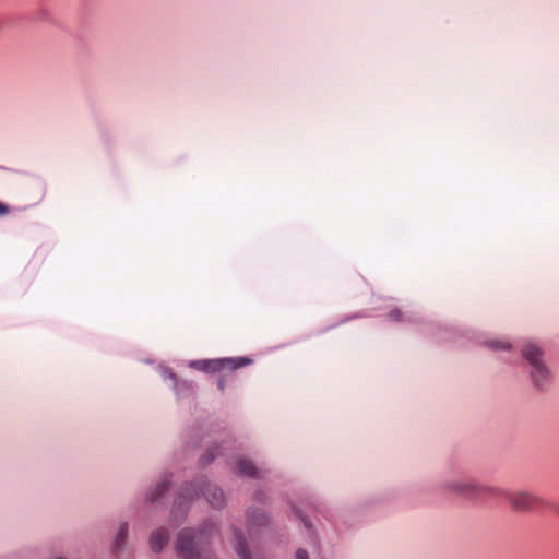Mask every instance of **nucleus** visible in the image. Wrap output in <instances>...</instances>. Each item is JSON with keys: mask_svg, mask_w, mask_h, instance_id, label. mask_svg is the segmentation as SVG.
Segmentation results:
<instances>
[{"mask_svg": "<svg viewBox=\"0 0 559 559\" xmlns=\"http://www.w3.org/2000/svg\"><path fill=\"white\" fill-rule=\"evenodd\" d=\"M441 489L451 496H455L474 502H483L487 499H498L503 495V489L490 484L479 483L471 478H450L441 484Z\"/></svg>", "mask_w": 559, "mask_h": 559, "instance_id": "1", "label": "nucleus"}, {"mask_svg": "<svg viewBox=\"0 0 559 559\" xmlns=\"http://www.w3.org/2000/svg\"><path fill=\"white\" fill-rule=\"evenodd\" d=\"M499 498H506L510 508L515 512L540 513L552 508V504L543 497L525 490H515L509 493L503 491V495Z\"/></svg>", "mask_w": 559, "mask_h": 559, "instance_id": "2", "label": "nucleus"}, {"mask_svg": "<svg viewBox=\"0 0 559 559\" xmlns=\"http://www.w3.org/2000/svg\"><path fill=\"white\" fill-rule=\"evenodd\" d=\"M250 360L246 358H224V359H212V360H195L190 364L192 368H195L205 372H217L222 370H236L240 367L249 364Z\"/></svg>", "mask_w": 559, "mask_h": 559, "instance_id": "3", "label": "nucleus"}, {"mask_svg": "<svg viewBox=\"0 0 559 559\" xmlns=\"http://www.w3.org/2000/svg\"><path fill=\"white\" fill-rule=\"evenodd\" d=\"M530 376L534 385L538 389H545L551 381V371L545 361L531 367Z\"/></svg>", "mask_w": 559, "mask_h": 559, "instance_id": "4", "label": "nucleus"}, {"mask_svg": "<svg viewBox=\"0 0 559 559\" xmlns=\"http://www.w3.org/2000/svg\"><path fill=\"white\" fill-rule=\"evenodd\" d=\"M178 551L185 557V559H195L199 555L195 552V542L193 535L183 531L178 536L177 542Z\"/></svg>", "mask_w": 559, "mask_h": 559, "instance_id": "5", "label": "nucleus"}, {"mask_svg": "<svg viewBox=\"0 0 559 559\" xmlns=\"http://www.w3.org/2000/svg\"><path fill=\"white\" fill-rule=\"evenodd\" d=\"M521 353L530 368L545 361L542 348L533 342L524 343Z\"/></svg>", "mask_w": 559, "mask_h": 559, "instance_id": "6", "label": "nucleus"}, {"mask_svg": "<svg viewBox=\"0 0 559 559\" xmlns=\"http://www.w3.org/2000/svg\"><path fill=\"white\" fill-rule=\"evenodd\" d=\"M168 540V534L165 530H156L152 533L150 545L152 550L159 551Z\"/></svg>", "mask_w": 559, "mask_h": 559, "instance_id": "7", "label": "nucleus"}, {"mask_svg": "<svg viewBox=\"0 0 559 559\" xmlns=\"http://www.w3.org/2000/svg\"><path fill=\"white\" fill-rule=\"evenodd\" d=\"M205 497L207 501L215 508H219L224 503V492L219 488H209L206 489Z\"/></svg>", "mask_w": 559, "mask_h": 559, "instance_id": "8", "label": "nucleus"}, {"mask_svg": "<svg viewBox=\"0 0 559 559\" xmlns=\"http://www.w3.org/2000/svg\"><path fill=\"white\" fill-rule=\"evenodd\" d=\"M235 468L238 473L246 476H254L257 472L255 466L252 464V462L245 459H239L236 462Z\"/></svg>", "mask_w": 559, "mask_h": 559, "instance_id": "9", "label": "nucleus"}, {"mask_svg": "<svg viewBox=\"0 0 559 559\" xmlns=\"http://www.w3.org/2000/svg\"><path fill=\"white\" fill-rule=\"evenodd\" d=\"M487 346L492 350H509L511 343L507 340H491L487 342Z\"/></svg>", "mask_w": 559, "mask_h": 559, "instance_id": "10", "label": "nucleus"}, {"mask_svg": "<svg viewBox=\"0 0 559 559\" xmlns=\"http://www.w3.org/2000/svg\"><path fill=\"white\" fill-rule=\"evenodd\" d=\"M127 534H128V526L127 524H121L120 527H119V532L116 536V539H115V544H114V548L115 550H120L121 549V546L127 537Z\"/></svg>", "mask_w": 559, "mask_h": 559, "instance_id": "11", "label": "nucleus"}, {"mask_svg": "<svg viewBox=\"0 0 559 559\" xmlns=\"http://www.w3.org/2000/svg\"><path fill=\"white\" fill-rule=\"evenodd\" d=\"M237 552L241 557V559H251L249 554L246 550L245 544L242 542H239L236 548Z\"/></svg>", "mask_w": 559, "mask_h": 559, "instance_id": "12", "label": "nucleus"}, {"mask_svg": "<svg viewBox=\"0 0 559 559\" xmlns=\"http://www.w3.org/2000/svg\"><path fill=\"white\" fill-rule=\"evenodd\" d=\"M296 559H308V554L305 550L299 549L296 552Z\"/></svg>", "mask_w": 559, "mask_h": 559, "instance_id": "13", "label": "nucleus"}, {"mask_svg": "<svg viewBox=\"0 0 559 559\" xmlns=\"http://www.w3.org/2000/svg\"><path fill=\"white\" fill-rule=\"evenodd\" d=\"M9 213V207L4 203L0 202V215H5Z\"/></svg>", "mask_w": 559, "mask_h": 559, "instance_id": "14", "label": "nucleus"}, {"mask_svg": "<svg viewBox=\"0 0 559 559\" xmlns=\"http://www.w3.org/2000/svg\"><path fill=\"white\" fill-rule=\"evenodd\" d=\"M400 311L399 310H394L390 313V317L393 319V320H400Z\"/></svg>", "mask_w": 559, "mask_h": 559, "instance_id": "15", "label": "nucleus"}, {"mask_svg": "<svg viewBox=\"0 0 559 559\" xmlns=\"http://www.w3.org/2000/svg\"><path fill=\"white\" fill-rule=\"evenodd\" d=\"M166 489V485L165 484H160L158 485L157 487V490H158V495H162L164 492V490Z\"/></svg>", "mask_w": 559, "mask_h": 559, "instance_id": "16", "label": "nucleus"}, {"mask_svg": "<svg viewBox=\"0 0 559 559\" xmlns=\"http://www.w3.org/2000/svg\"><path fill=\"white\" fill-rule=\"evenodd\" d=\"M218 386H219V389H221V390H224V382H223V380H221V381L218 382Z\"/></svg>", "mask_w": 559, "mask_h": 559, "instance_id": "17", "label": "nucleus"}, {"mask_svg": "<svg viewBox=\"0 0 559 559\" xmlns=\"http://www.w3.org/2000/svg\"><path fill=\"white\" fill-rule=\"evenodd\" d=\"M56 559H63V558H56Z\"/></svg>", "mask_w": 559, "mask_h": 559, "instance_id": "18", "label": "nucleus"}]
</instances>
